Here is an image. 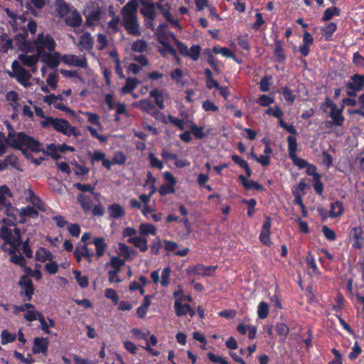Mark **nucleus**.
Returning a JSON list of instances; mask_svg holds the SVG:
<instances>
[{
	"label": "nucleus",
	"mask_w": 364,
	"mask_h": 364,
	"mask_svg": "<svg viewBox=\"0 0 364 364\" xmlns=\"http://www.w3.org/2000/svg\"><path fill=\"white\" fill-rule=\"evenodd\" d=\"M9 131L6 141L12 147L21 149L23 154H26L27 150L21 149L23 146L34 152H43V145L33 137L26 135L23 132L16 133L12 125L9 122H5Z\"/></svg>",
	"instance_id": "1"
},
{
	"label": "nucleus",
	"mask_w": 364,
	"mask_h": 364,
	"mask_svg": "<svg viewBox=\"0 0 364 364\" xmlns=\"http://www.w3.org/2000/svg\"><path fill=\"white\" fill-rule=\"evenodd\" d=\"M138 1H129L122 9V23L127 33L134 36H140L141 31L137 17Z\"/></svg>",
	"instance_id": "2"
},
{
	"label": "nucleus",
	"mask_w": 364,
	"mask_h": 364,
	"mask_svg": "<svg viewBox=\"0 0 364 364\" xmlns=\"http://www.w3.org/2000/svg\"><path fill=\"white\" fill-rule=\"evenodd\" d=\"M41 125L44 128L52 127L55 131L67 136H77L80 134L75 127H72L69 122L64 119L48 117L41 122Z\"/></svg>",
	"instance_id": "3"
},
{
	"label": "nucleus",
	"mask_w": 364,
	"mask_h": 364,
	"mask_svg": "<svg viewBox=\"0 0 364 364\" xmlns=\"http://www.w3.org/2000/svg\"><path fill=\"white\" fill-rule=\"evenodd\" d=\"M33 44L36 48V53L40 55L48 52L55 51L56 43L52 36L48 33H41L37 35L33 41Z\"/></svg>",
	"instance_id": "4"
},
{
	"label": "nucleus",
	"mask_w": 364,
	"mask_h": 364,
	"mask_svg": "<svg viewBox=\"0 0 364 364\" xmlns=\"http://www.w3.org/2000/svg\"><path fill=\"white\" fill-rule=\"evenodd\" d=\"M12 72H9L10 77L15 78L20 84L25 87H30L31 74L18 60H14L11 64Z\"/></svg>",
	"instance_id": "5"
},
{
	"label": "nucleus",
	"mask_w": 364,
	"mask_h": 364,
	"mask_svg": "<svg viewBox=\"0 0 364 364\" xmlns=\"http://www.w3.org/2000/svg\"><path fill=\"white\" fill-rule=\"evenodd\" d=\"M0 237L15 249L22 244L21 230L17 228L11 230L6 226H1L0 229Z\"/></svg>",
	"instance_id": "6"
},
{
	"label": "nucleus",
	"mask_w": 364,
	"mask_h": 364,
	"mask_svg": "<svg viewBox=\"0 0 364 364\" xmlns=\"http://www.w3.org/2000/svg\"><path fill=\"white\" fill-rule=\"evenodd\" d=\"M41 55L38 53L29 55L21 53L18 55V62L23 66H27L31 68V71L35 73L37 71V63L39 61Z\"/></svg>",
	"instance_id": "7"
},
{
	"label": "nucleus",
	"mask_w": 364,
	"mask_h": 364,
	"mask_svg": "<svg viewBox=\"0 0 364 364\" xmlns=\"http://www.w3.org/2000/svg\"><path fill=\"white\" fill-rule=\"evenodd\" d=\"M12 309L16 316H20L19 312L25 311L27 309V312L24 315V318H43V316L36 311L33 306L31 304H26L20 307L13 306Z\"/></svg>",
	"instance_id": "8"
},
{
	"label": "nucleus",
	"mask_w": 364,
	"mask_h": 364,
	"mask_svg": "<svg viewBox=\"0 0 364 364\" xmlns=\"http://www.w3.org/2000/svg\"><path fill=\"white\" fill-rule=\"evenodd\" d=\"M61 60L70 66H75L85 69L88 68L87 59L84 55L79 57L75 55L66 54L62 56Z\"/></svg>",
	"instance_id": "9"
},
{
	"label": "nucleus",
	"mask_w": 364,
	"mask_h": 364,
	"mask_svg": "<svg viewBox=\"0 0 364 364\" xmlns=\"http://www.w3.org/2000/svg\"><path fill=\"white\" fill-rule=\"evenodd\" d=\"M216 267L213 266L205 267L203 264H198L188 269L187 273L189 276H211Z\"/></svg>",
	"instance_id": "10"
},
{
	"label": "nucleus",
	"mask_w": 364,
	"mask_h": 364,
	"mask_svg": "<svg viewBox=\"0 0 364 364\" xmlns=\"http://www.w3.org/2000/svg\"><path fill=\"white\" fill-rule=\"evenodd\" d=\"M41 61L45 63L48 67L51 68H56L61 59L60 53L58 52H48L41 55Z\"/></svg>",
	"instance_id": "11"
},
{
	"label": "nucleus",
	"mask_w": 364,
	"mask_h": 364,
	"mask_svg": "<svg viewBox=\"0 0 364 364\" xmlns=\"http://www.w3.org/2000/svg\"><path fill=\"white\" fill-rule=\"evenodd\" d=\"M102 10L97 5L92 4L90 11H85L86 23L89 26L95 25L100 18Z\"/></svg>",
	"instance_id": "12"
},
{
	"label": "nucleus",
	"mask_w": 364,
	"mask_h": 364,
	"mask_svg": "<svg viewBox=\"0 0 364 364\" xmlns=\"http://www.w3.org/2000/svg\"><path fill=\"white\" fill-rule=\"evenodd\" d=\"M140 3L141 4L140 9L141 14L145 18L154 21L156 16L155 10L156 5L151 1H140Z\"/></svg>",
	"instance_id": "13"
},
{
	"label": "nucleus",
	"mask_w": 364,
	"mask_h": 364,
	"mask_svg": "<svg viewBox=\"0 0 364 364\" xmlns=\"http://www.w3.org/2000/svg\"><path fill=\"white\" fill-rule=\"evenodd\" d=\"M94 45V41L89 33H85L80 36L77 46L81 51H90Z\"/></svg>",
	"instance_id": "14"
},
{
	"label": "nucleus",
	"mask_w": 364,
	"mask_h": 364,
	"mask_svg": "<svg viewBox=\"0 0 364 364\" xmlns=\"http://www.w3.org/2000/svg\"><path fill=\"white\" fill-rule=\"evenodd\" d=\"M18 284L23 290V294L30 299L33 294V286L31 279L27 276H22L18 282Z\"/></svg>",
	"instance_id": "15"
},
{
	"label": "nucleus",
	"mask_w": 364,
	"mask_h": 364,
	"mask_svg": "<svg viewBox=\"0 0 364 364\" xmlns=\"http://www.w3.org/2000/svg\"><path fill=\"white\" fill-rule=\"evenodd\" d=\"M270 228H271V219L269 217H267V220L264 223L259 239L260 241L266 245H269L271 242L269 239L270 234Z\"/></svg>",
	"instance_id": "16"
},
{
	"label": "nucleus",
	"mask_w": 364,
	"mask_h": 364,
	"mask_svg": "<svg viewBox=\"0 0 364 364\" xmlns=\"http://www.w3.org/2000/svg\"><path fill=\"white\" fill-rule=\"evenodd\" d=\"M174 308L176 310V314L178 316L188 315L190 317H193L195 314L194 311L190 308L189 305H183L178 300L175 301Z\"/></svg>",
	"instance_id": "17"
},
{
	"label": "nucleus",
	"mask_w": 364,
	"mask_h": 364,
	"mask_svg": "<svg viewBox=\"0 0 364 364\" xmlns=\"http://www.w3.org/2000/svg\"><path fill=\"white\" fill-rule=\"evenodd\" d=\"M48 342L46 338H36L33 341V352L37 353H46Z\"/></svg>",
	"instance_id": "18"
},
{
	"label": "nucleus",
	"mask_w": 364,
	"mask_h": 364,
	"mask_svg": "<svg viewBox=\"0 0 364 364\" xmlns=\"http://www.w3.org/2000/svg\"><path fill=\"white\" fill-rule=\"evenodd\" d=\"M65 23L70 26L77 27L82 23V18L79 13L74 9L65 16Z\"/></svg>",
	"instance_id": "19"
},
{
	"label": "nucleus",
	"mask_w": 364,
	"mask_h": 364,
	"mask_svg": "<svg viewBox=\"0 0 364 364\" xmlns=\"http://www.w3.org/2000/svg\"><path fill=\"white\" fill-rule=\"evenodd\" d=\"M124 259H122L118 257H112L110 262L105 264V267H110L112 269L108 272L119 273L121 271V267L124 265Z\"/></svg>",
	"instance_id": "20"
},
{
	"label": "nucleus",
	"mask_w": 364,
	"mask_h": 364,
	"mask_svg": "<svg viewBox=\"0 0 364 364\" xmlns=\"http://www.w3.org/2000/svg\"><path fill=\"white\" fill-rule=\"evenodd\" d=\"M364 85V75H355L351 81L347 83V87L354 91H360Z\"/></svg>",
	"instance_id": "21"
},
{
	"label": "nucleus",
	"mask_w": 364,
	"mask_h": 364,
	"mask_svg": "<svg viewBox=\"0 0 364 364\" xmlns=\"http://www.w3.org/2000/svg\"><path fill=\"white\" fill-rule=\"evenodd\" d=\"M107 210L109 216L114 219L122 218L125 215L122 206L117 203L109 205Z\"/></svg>",
	"instance_id": "22"
},
{
	"label": "nucleus",
	"mask_w": 364,
	"mask_h": 364,
	"mask_svg": "<svg viewBox=\"0 0 364 364\" xmlns=\"http://www.w3.org/2000/svg\"><path fill=\"white\" fill-rule=\"evenodd\" d=\"M129 243L133 244L136 247L139 248L141 252L148 250L147 240L141 237H133L127 240Z\"/></svg>",
	"instance_id": "23"
},
{
	"label": "nucleus",
	"mask_w": 364,
	"mask_h": 364,
	"mask_svg": "<svg viewBox=\"0 0 364 364\" xmlns=\"http://www.w3.org/2000/svg\"><path fill=\"white\" fill-rule=\"evenodd\" d=\"M28 201L33 204V206H35L36 208L41 211H45L46 208L43 202L41 200V199L36 196L34 193V192L31 189L28 190Z\"/></svg>",
	"instance_id": "24"
},
{
	"label": "nucleus",
	"mask_w": 364,
	"mask_h": 364,
	"mask_svg": "<svg viewBox=\"0 0 364 364\" xmlns=\"http://www.w3.org/2000/svg\"><path fill=\"white\" fill-rule=\"evenodd\" d=\"M354 240L353 247L360 249L363 247V230L360 227L353 228L352 230Z\"/></svg>",
	"instance_id": "25"
},
{
	"label": "nucleus",
	"mask_w": 364,
	"mask_h": 364,
	"mask_svg": "<svg viewBox=\"0 0 364 364\" xmlns=\"http://www.w3.org/2000/svg\"><path fill=\"white\" fill-rule=\"evenodd\" d=\"M330 117L334 125L341 126L343 124L344 117L342 116V109H339L336 106L335 109H331Z\"/></svg>",
	"instance_id": "26"
},
{
	"label": "nucleus",
	"mask_w": 364,
	"mask_h": 364,
	"mask_svg": "<svg viewBox=\"0 0 364 364\" xmlns=\"http://www.w3.org/2000/svg\"><path fill=\"white\" fill-rule=\"evenodd\" d=\"M139 80L134 77H128L126 80V84L121 88V92L123 94L132 92L139 84Z\"/></svg>",
	"instance_id": "27"
},
{
	"label": "nucleus",
	"mask_w": 364,
	"mask_h": 364,
	"mask_svg": "<svg viewBox=\"0 0 364 364\" xmlns=\"http://www.w3.org/2000/svg\"><path fill=\"white\" fill-rule=\"evenodd\" d=\"M93 242L96 248L97 257H102L107 247V245L105 242V239L102 237H97L94 240Z\"/></svg>",
	"instance_id": "28"
},
{
	"label": "nucleus",
	"mask_w": 364,
	"mask_h": 364,
	"mask_svg": "<svg viewBox=\"0 0 364 364\" xmlns=\"http://www.w3.org/2000/svg\"><path fill=\"white\" fill-rule=\"evenodd\" d=\"M36 257L40 262L51 261L53 255L45 248H41L36 252Z\"/></svg>",
	"instance_id": "29"
},
{
	"label": "nucleus",
	"mask_w": 364,
	"mask_h": 364,
	"mask_svg": "<svg viewBox=\"0 0 364 364\" xmlns=\"http://www.w3.org/2000/svg\"><path fill=\"white\" fill-rule=\"evenodd\" d=\"M343 212V207L340 201H336L331 204L330 216L335 218L341 215Z\"/></svg>",
	"instance_id": "30"
},
{
	"label": "nucleus",
	"mask_w": 364,
	"mask_h": 364,
	"mask_svg": "<svg viewBox=\"0 0 364 364\" xmlns=\"http://www.w3.org/2000/svg\"><path fill=\"white\" fill-rule=\"evenodd\" d=\"M139 232L142 235L148 234L154 235L156 233V229L154 225L150 223H142L139 225Z\"/></svg>",
	"instance_id": "31"
},
{
	"label": "nucleus",
	"mask_w": 364,
	"mask_h": 364,
	"mask_svg": "<svg viewBox=\"0 0 364 364\" xmlns=\"http://www.w3.org/2000/svg\"><path fill=\"white\" fill-rule=\"evenodd\" d=\"M287 141H288V151L289 157L291 158L294 156H296V150H297V143H296V139L294 136H289L287 137Z\"/></svg>",
	"instance_id": "32"
},
{
	"label": "nucleus",
	"mask_w": 364,
	"mask_h": 364,
	"mask_svg": "<svg viewBox=\"0 0 364 364\" xmlns=\"http://www.w3.org/2000/svg\"><path fill=\"white\" fill-rule=\"evenodd\" d=\"M21 218L31 217L36 218L38 217V212L31 206H26L22 208L19 212Z\"/></svg>",
	"instance_id": "33"
},
{
	"label": "nucleus",
	"mask_w": 364,
	"mask_h": 364,
	"mask_svg": "<svg viewBox=\"0 0 364 364\" xmlns=\"http://www.w3.org/2000/svg\"><path fill=\"white\" fill-rule=\"evenodd\" d=\"M269 311V307L267 302L262 301L257 306V315L259 318H265L267 317Z\"/></svg>",
	"instance_id": "34"
},
{
	"label": "nucleus",
	"mask_w": 364,
	"mask_h": 364,
	"mask_svg": "<svg viewBox=\"0 0 364 364\" xmlns=\"http://www.w3.org/2000/svg\"><path fill=\"white\" fill-rule=\"evenodd\" d=\"M337 26L335 23H329L322 28V35L326 40L329 39L336 30Z\"/></svg>",
	"instance_id": "35"
},
{
	"label": "nucleus",
	"mask_w": 364,
	"mask_h": 364,
	"mask_svg": "<svg viewBox=\"0 0 364 364\" xmlns=\"http://www.w3.org/2000/svg\"><path fill=\"white\" fill-rule=\"evenodd\" d=\"M1 342L3 345L12 343L16 339V335L9 333L7 330H3L0 335Z\"/></svg>",
	"instance_id": "36"
},
{
	"label": "nucleus",
	"mask_w": 364,
	"mask_h": 364,
	"mask_svg": "<svg viewBox=\"0 0 364 364\" xmlns=\"http://www.w3.org/2000/svg\"><path fill=\"white\" fill-rule=\"evenodd\" d=\"M340 15V9L336 7H331L327 9L323 16L322 20L327 21L331 20L334 16Z\"/></svg>",
	"instance_id": "37"
},
{
	"label": "nucleus",
	"mask_w": 364,
	"mask_h": 364,
	"mask_svg": "<svg viewBox=\"0 0 364 364\" xmlns=\"http://www.w3.org/2000/svg\"><path fill=\"white\" fill-rule=\"evenodd\" d=\"M170 36L172 38L173 41L175 42L176 46L178 49L179 53L184 56H187L188 52L189 50L188 47L186 45H184L183 43L178 41L176 36L173 33L170 32Z\"/></svg>",
	"instance_id": "38"
},
{
	"label": "nucleus",
	"mask_w": 364,
	"mask_h": 364,
	"mask_svg": "<svg viewBox=\"0 0 364 364\" xmlns=\"http://www.w3.org/2000/svg\"><path fill=\"white\" fill-rule=\"evenodd\" d=\"M57 11L61 17H65L72 10H70L68 4L59 1L57 6Z\"/></svg>",
	"instance_id": "39"
},
{
	"label": "nucleus",
	"mask_w": 364,
	"mask_h": 364,
	"mask_svg": "<svg viewBox=\"0 0 364 364\" xmlns=\"http://www.w3.org/2000/svg\"><path fill=\"white\" fill-rule=\"evenodd\" d=\"M147 48V43L144 40L139 39L132 45V49L134 51L142 53Z\"/></svg>",
	"instance_id": "40"
},
{
	"label": "nucleus",
	"mask_w": 364,
	"mask_h": 364,
	"mask_svg": "<svg viewBox=\"0 0 364 364\" xmlns=\"http://www.w3.org/2000/svg\"><path fill=\"white\" fill-rule=\"evenodd\" d=\"M82 208L85 211H90L91 209L92 201L85 195L80 194L77 198Z\"/></svg>",
	"instance_id": "41"
},
{
	"label": "nucleus",
	"mask_w": 364,
	"mask_h": 364,
	"mask_svg": "<svg viewBox=\"0 0 364 364\" xmlns=\"http://www.w3.org/2000/svg\"><path fill=\"white\" fill-rule=\"evenodd\" d=\"M139 105L143 111L149 114H150L155 109V106L154 105V104L151 101L147 100H141L139 102Z\"/></svg>",
	"instance_id": "42"
},
{
	"label": "nucleus",
	"mask_w": 364,
	"mask_h": 364,
	"mask_svg": "<svg viewBox=\"0 0 364 364\" xmlns=\"http://www.w3.org/2000/svg\"><path fill=\"white\" fill-rule=\"evenodd\" d=\"M200 47L198 45H194L189 49L186 57H190L193 60H197L200 56Z\"/></svg>",
	"instance_id": "43"
},
{
	"label": "nucleus",
	"mask_w": 364,
	"mask_h": 364,
	"mask_svg": "<svg viewBox=\"0 0 364 364\" xmlns=\"http://www.w3.org/2000/svg\"><path fill=\"white\" fill-rule=\"evenodd\" d=\"M149 159L150 166L153 168H156L159 169H162L164 168V165L162 161L158 159L153 153L149 154Z\"/></svg>",
	"instance_id": "44"
},
{
	"label": "nucleus",
	"mask_w": 364,
	"mask_h": 364,
	"mask_svg": "<svg viewBox=\"0 0 364 364\" xmlns=\"http://www.w3.org/2000/svg\"><path fill=\"white\" fill-rule=\"evenodd\" d=\"M73 274L75 275V279L78 282V284L81 287L85 288V287H87L88 286L89 283H88V279H87V277H81L80 272H79L77 270H74L73 271Z\"/></svg>",
	"instance_id": "45"
},
{
	"label": "nucleus",
	"mask_w": 364,
	"mask_h": 364,
	"mask_svg": "<svg viewBox=\"0 0 364 364\" xmlns=\"http://www.w3.org/2000/svg\"><path fill=\"white\" fill-rule=\"evenodd\" d=\"M190 128L191 129V132L196 138L203 139L205 137V134L203 132V127H198L195 124L191 123V124L190 125Z\"/></svg>",
	"instance_id": "46"
},
{
	"label": "nucleus",
	"mask_w": 364,
	"mask_h": 364,
	"mask_svg": "<svg viewBox=\"0 0 364 364\" xmlns=\"http://www.w3.org/2000/svg\"><path fill=\"white\" fill-rule=\"evenodd\" d=\"M171 269L169 267H166L162 270L161 274V284L164 287H166L169 283V277H170Z\"/></svg>",
	"instance_id": "47"
},
{
	"label": "nucleus",
	"mask_w": 364,
	"mask_h": 364,
	"mask_svg": "<svg viewBox=\"0 0 364 364\" xmlns=\"http://www.w3.org/2000/svg\"><path fill=\"white\" fill-rule=\"evenodd\" d=\"M215 54L221 53L227 58H234L235 55L228 48L214 47L213 49Z\"/></svg>",
	"instance_id": "48"
},
{
	"label": "nucleus",
	"mask_w": 364,
	"mask_h": 364,
	"mask_svg": "<svg viewBox=\"0 0 364 364\" xmlns=\"http://www.w3.org/2000/svg\"><path fill=\"white\" fill-rule=\"evenodd\" d=\"M306 262L307 263L308 266L312 269L313 273L317 274L318 273V267L316 264L314 258L311 254V252H309L308 255L306 258Z\"/></svg>",
	"instance_id": "49"
},
{
	"label": "nucleus",
	"mask_w": 364,
	"mask_h": 364,
	"mask_svg": "<svg viewBox=\"0 0 364 364\" xmlns=\"http://www.w3.org/2000/svg\"><path fill=\"white\" fill-rule=\"evenodd\" d=\"M131 332L133 334V336L136 339H139V340H140V339L146 340L149 334V332L148 331H141L138 328H132Z\"/></svg>",
	"instance_id": "50"
},
{
	"label": "nucleus",
	"mask_w": 364,
	"mask_h": 364,
	"mask_svg": "<svg viewBox=\"0 0 364 364\" xmlns=\"http://www.w3.org/2000/svg\"><path fill=\"white\" fill-rule=\"evenodd\" d=\"M3 211L6 215L11 217L14 220H17L16 215L20 212L17 208L11 206V203Z\"/></svg>",
	"instance_id": "51"
},
{
	"label": "nucleus",
	"mask_w": 364,
	"mask_h": 364,
	"mask_svg": "<svg viewBox=\"0 0 364 364\" xmlns=\"http://www.w3.org/2000/svg\"><path fill=\"white\" fill-rule=\"evenodd\" d=\"M39 321L41 323V326L42 330L46 333H48V334L50 333V332L49 331V328L54 326L53 320L43 319V320H39Z\"/></svg>",
	"instance_id": "52"
},
{
	"label": "nucleus",
	"mask_w": 364,
	"mask_h": 364,
	"mask_svg": "<svg viewBox=\"0 0 364 364\" xmlns=\"http://www.w3.org/2000/svg\"><path fill=\"white\" fill-rule=\"evenodd\" d=\"M58 80V75L55 73H50L47 78V83L53 88L55 89Z\"/></svg>",
	"instance_id": "53"
},
{
	"label": "nucleus",
	"mask_w": 364,
	"mask_h": 364,
	"mask_svg": "<svg viewBox=\"0 0 364 364\" xmlns=\"http://www.w3.org/2000/svg\"><path fill=\"white\" fill-rule=\"evenodd\" d=\"M322 232L326 238L329 240H334L336 238L335 232L327 226H323Z\"/></svg>",
	"instance_id": "54"
},
{
	"label": "nucleus",
	"mask_w": 364,
	"mask_h": 364,
	"mask_svg": "<svg viewBox=\"0 0 364 364\" xmlns=\"http://www.w3.org/2000/svg\"><path fill=\"white\" fill-rule=\"evenodd\" d=\"M11 262L13 263L18 264L19 266L23 267L26 264V260L21 255H12L10 258Z\"/></svg>",
	"instance_id": "55"
},
{
	"label": "nucleus",
	"mask_w": 364,
	"mask_h": 364,
	"mask_svg": "<svg viewBox=\"0 0 364 364\" xmlns=\"http://www.w3.org/2000/svg\"><path fill=\"white\" fill-rule=\"evenodd\" d=\"M247 190L255 189L257 191H262L263 186L256 181L249 180L244 186Z\"/></svg>",
	"instance_id": "56"
},
{
	"label": "nucleus",
	"mask_w": 364,
	"mask_h": 364,
	"mask_svg": "<svg viewBox=\"0 0 364 364\" xmlns=\"http://www.w3.org/2000/svg\"><path fill=\"white\" fill-rule=\"evenodd\" d=\"M362 352L361 348L355 343L352 348L351 351L348 354V357L351 360L355 359Z\"/></svg>",
	"instance_id": "57"
},
{
	"label": "nucleus",
	"mask_w": 364,
	"mask_h": 364,
	"mask_svg": "<svg viewBox=\"0 0 364 364\" xmlns=\"http://www.w3.org/2000/svg\"><path fill=\"white\" fill-rule=\"evenodd\" d=\"M87 129L89 130L92 136L97 138L100 142H106L107 137L104 135H100L97 133V130L92 127H87Z\"/></svg>",
	"instance_id": "58"
},
{
	"label": "nucleus",
	"mask_w": 364,
	"mask_h": 364,
	"mask_svg": "<svg viewBox=\"0 0 364 364\" xmlns=\"http://www.w3.org/2000/svg\"><path fill=\"white\" fill-rule=\"evenodd\" d=\"M266 113L270 115H273L274 117L279 118V119L282 118L283 115L282 110L277 107L268 108L266 110Z\"/></svg>",
	"instance_id": "59"
},
{
	"label": "nucleus",
	"mask_w": 364,
	"mask_h": 364,
	"mask_svg": "<svg viewBox=\"0 0 364 364\" xmlns=\"http://www.w3.org/2000/svg\"><path fill=\"white\" fill-rule=\"evenodd\" d=\"M257 102L263 106L266 107L270 104H272L274 102V100L266 95H262L258 100Z\"/></svg>",
	"instance_id": "60"
},
{
	"label": "nucleus",
	"mask_w": 364,
	"mask_h": 364,
	"mask_svg": "<svg viewBox=\"0 0 364 364\" xmlns=\"http://www.w3.org/2000/svg\"><path fill=\"white\" fill-rule=\"evenodd\" d=\"M124 347L128 352L132 354H136L138 350L137 346L129 341H124Z\"/></svg>",
	"instance_id": "61"
},
{
	"label": "nucleus",
	"mask_w": 364,
	"mask_h": 364,
	"mask_svg": "<svg viewBox=\"0 0 364 364\" xmlns=\"http://www.w3.org/2000/svg\"><path fill=\"white\" fill-rule=\"evenodd\" d=\"M282 94L284 96V98L287 101L292 103L295 100V96L293 95L292 92L289 90V87H284L282 89Z\"/></svg>",
	"instance_id": "62"
},
{
	"label": "nucleus",
	"mask_w": 364,
	"mask_h": 364,
	"mask_svg": "<svg viewBox=\"0 0 364 364\" xmlns=\"http://www.w3.org/2000/svg\"><path fill=\"white\" fill-rule=\"evenodd\" d=\"M174 186H172L171 184L168 185H163L160 187L159 192L160 195L165 196L168 193H174Z\"/></svg>",
	"instance_id": "63"
},
{
	"label": "nucleus",
	"mask_w": 364,
	"mask_h": 364,
	"mask_svg": "<svg viewBox=\"0 0 364 364\" xmlns=\"http://www.w3.org/2000/svg\"><path fill=\"white\" fill-rule=\"evenodd\" d=\"M74 187H75L77 190L82 192L93 193L94 191V188L92 187L90 184H82L80 183H77L74 184Z\"/></svg>",
	"instance_id": "64"
}]
</instances>
